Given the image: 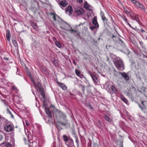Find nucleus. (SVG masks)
<instances>
[{
    "mask_svg": "<svg viewBox=\"0 0 147 147\" xmlns=\"http://www.w3.org/2000/svg\"><path fill=\"white\" fill-rule=\"evenodd\" d=\"M54 117L56 119H58L59 118L63 119L64 122L58 121V123H60V124L63 126H65L68 125V120L66 119V116L65 113L59 110H57L55 114H53Z\"/></svg>",
    "mask_w": 147,
    "mask_h": 147,
    "instance_id": "f257e3e1",
    "label": "nucleus"
},
{
    "mask_svg": "<svg viewBox=\"0 0 147 147\" xmlns=\"http://www.w3.org/2000/svg\"><path fill=\"white\" fill-rule=\"evenodd\" d=\"M114 64L117 69L123 71L124 69V65L122 60L120 58H117L114 60Z\"/></svg>",
    "mask_w": 147,
    "mask_h": 147,
    "instance_id": "f03ea898",
    "label": "nucleus"
},
{
    "mask_svg": "<svg viewBox=\"0 0 147 147\" xmlns=\"http://www.w3.org/2000/svg\"><path fill=\"white\" fill-rule=\"evenodd\" d=\"M74 10L76 13L78 15H83L85 12L83 8L78 7H75Z\"/></svg>",
    "mask_w": 147,
    "mask_h": 147,
    "instance_id": "7ed1b4c3",
    "label": "nucleus"
},
{
    "mask_svg": "<svg viewBox=\"0 0 147 147\" xmlns=\"http://www.w3.org/2000/svg\"><path fill=\"white\" fill-rule=\"evenodd\" d=\"M88 74L91 77L94 83L95 84H97L98 82V78L97 76L92 72H91L89 71L88 72Z\"/></svg>",
    "mask_w": 147,
    "mask_h": 147,
    "instance_id": "20e7f679",
    "label": "nucleus"
},
{
    "mask_svg": "<svg viewBox=\"0 0 147 147\" xmlns=\"http://www.w3.org/2000/svg\"><path fill=\"white\" fill-rule=\"evenodd\" d=\"M5 131L7 132L12 131L13 129V125L12 124H5L4 127Z\"/></svg>",
    "mask_w": 147,
    "mask_h": 147,
    "instance_id": "39448f33",
    "label": "nucleus"
},
{
    "mask_svg": "<svg viewBox=\"0 0 147 147\" xmlns=\"http://www.w3.org/2000/svg\"><path fill=\"white\" fill-rule=\"evenodd\" d=\"M73 11L72 7L71 6H68L65 10L66 13L69 14V15L72 14Z\"/></svg>",
    "mask_w": 147,
    "mask_h": 147,
    "instance_id": "423d86ee",
    "label": "nucleus"
},
{
    "mask_svg": "<svg viewBox=\"0 0 147 147\" xmlns=\"http://www.w3.org/2000/svg\"><path fill=\"white\" fill-rule=\"evenodd\" d=\"M92 24L95 26V27H98L99 25L98 23L97 20V18L96 16H94L92 21Z\"/></svg>",
    "mask_w": 147,
    "mask_h": 147,
    "instance_id": "0eeeda50",
    "label": "nucleus"
},
{
    "mask_svg": "<svg viewBox=\"0 0 147 147\" xmlns=\"http://www.w3.org/2000/svg\"><path fill=\"white\" fill-rule=\"evenodd\" d=\"M59 4L60 5V7L62 8L65 7L67 5V3L65 0H63L60 1Z\"/></svg>",
    "mask_w": 147,
    "mask_h": 147,
    "instance_id": "6e6552de",
    "label": "nucleus"
},
{
    "mask_svg": "<svg viewBox=\"0 0 147 147\" xmlns=\"http://www.w3.org/2000/svg\"><path fill=\"white\" fill-rule=\"evenodd\" d=\"M119 73L122 75V76L126 81H128L129 80V78L125 73L123 72V73H122L119 72Z\"/></svg>",
    "mask_w": 147,
    "mask_h": 147,
    "instance_id": "1a4fd4ad",
    "label": "nucleus"
},
{
    "mask_svg": "<svg viewBox=\"0 0 147 147\" xmlns=\"http://www.w3.org/2000/svg\"><path fill=\"white\" fill-rule=\"evenodd\" d=\"M57 84L63 90H65L67 89V87L63 83H60L58 81L57 82Z\"/></svg>",
    "mask_w": 147,
    "mask_h": 147,
    "instance_id": "9d476101",
    "label": "nucleus"
},
{
    "mask_svg": "<svg viewBox=\"0 0 147 147\" xmlns=\"http://www.w3.org/2000/svg\"><path fill=\"white\" fill-rule=\"evenodd\" d=\"M118 40L121 42H119V43H120V44L121 45V46L123 48V49H124V50H126L127 51V52L128 53V51L127 50V48H126L125 44L123 43V42L121 39H119Z\"/></svg>",
    "mask_w": 147,
    "mask_h": 147,
    "instance_id": "9b49d317",
    "label": "nucleus"
},
{
    "mask_svg": "<svg viewBox=\"0 0 147 147\" xmlns=\"http://www.w3.org/2000/svg\"><path fill=\"white\" fill-rule=\"evenodd\" d=\"M6 37L7 40L8 41H10V40L11 34L10 31L9 30H7L6 31Z\"/></svg>",
    "mask_w": 147,
    "mask_h": 147,
    "instance_id": "f8f14e48",
    "label": "nucleus"
},
{
    "mask_svg": "<svg viewBox=\"0 0 147 147\" xmlns=\"http://www.w3.org/2000/svg\"><path fill=\"white\" fill-rule=\"evenodd\" d=\"M68 141L69 144H67V146L68 147H72L74 145V142L72 139L70 138Z\"/></svg>",
    "mask_w": 147,
    "mask_h": 147,
    "instance_id": "ddd939ff",
    "label": "nucleus"
},
{
    "mask_svg": "<svg viewBox=\"0 0 147 147\" xmlns=\"http://www.w3.org/2000/svg\"><path fill=\"white\" fill-rule=\"evenodd\" d=\"M45 111L46 113L50 117V119H51V118H52L51 113V111L49 110V108H46L45 109Z\"/></svg>",
    "mask_w": 147,
    "mask_h": 147,
    "instance_id": "4468645a",
    "label": "nucleus"
},
{
    "mask_svg": "<svg viewBox=\"0 0 147 147\" xmlns=\"http://www.w3.org/2000/svg\"><path fill=\"white\" fill-rule=\"evenodd\" d=\"M136 6L137 7L141 9L144 11L145 10V9L144 6L142 4L140 3L139 2L137 3V4H136Z\"/></svg>",
    "mask_w": 147,
    "mask_h": 147,
    "instance_id": "2eb2a0df",
    "label": "nucleus"
},
{
    "mask_svg": "<svg viewBox=\"0 0 147 147\" xmlns=\"http://www.w3.org/2000/svg\"><path fill=\"white\" fill-rule=\"evenodd\" d=\"M120 98L122 101H123L125 103L127 104L128 103V100L125 98L124 95H121L120 96Z\"/></svg>",
    "mask_w": 147,
    "mask_h": 147,
    "instance_id": "dca6fc26",
    "label": "nucleus"
},
{
    "mask_svg": "<svg viewBox=\"0 0 147 147\" xmlns=\"http://www.w3.org/2000/svg\"><path fill=\"white\" fill-rule=\"evenodd\" d=\"M104 118L107 121L111 123H113V120L112 119L110 118L109 117L106 115H105L104 116Z\"/></svg>",
    "mask_w": 147,
    "mask_h": 147,
    "instance_id": "f3484780",
    "label": "nucleus"
},
{
    "mask_svg": "<svg viewBox=\"0 0 147 147\" xmlns=\"http://www.w3.org/2000/svg\"><path fill=\"white\" fill-rule=\"evenodd\" d=\"M38 89L39 92H40L41 95L43 97H45V95L43 91V89L42 88V87L40 88H38Z\"/></svg>",
    "mask_w": 147,
    "mask_h": 147,
    "instance_id": "a211bd4d",
    "label": "nucleus"
},
{
    "mask_svg": "<svg viewBox=\"0 0 147 147\" xmlns=\"http://www.w3.org/2000/svg\"><path fill=\"white\" fill-rule=\"evenodd\" d=\"M75 72L77 75L80 78H82V76H84V75L81 74L80 71L77 69L75 70Z\"/></svg>",
    "mask_w": 147,
    "mask_h": 147,
    "instance_id": "6ab92c4d",
    "label": "nucleus"
},
{
    "mask_svg": "<svg viewBox=\"0 0 147 147\" xmlns=\"http://www.w3.org/2000/svg\"><path fill=\"white\" fill-rule=\"evenodd\" d=\"M30 23L31 25L36 30L37 28V26L34 23L33 21L31 20L30 21Z\"/></svg>",
    "mask_w": 147,
    "mask_h": 147,
    "instance_id": "aec40b11",
    "label": "nucleus"
},
{
    "mask_svg": "<svg viewBox=\"0 0 147 147\" xmlns=\"http://www.w3.org/2000/svg\"><path fill=\"white\" fill-rule=\"evenodd\" d=\"M59 123L60 124V123H58V121H57V123H56V127L59 131H61L62 129L61 126L59 125Z\"/></svg>",
    "mask_w": 147,
    "mask_h": 147,
    "instance_id": "412c9836",
    "label": "nucleus"
},
{
    "mask_svg": "<svg viewBox=\"0 0 147 147\" xmlns=\"http://www.w3.org/2000/svg\"><path fill=\"white\" fill-rule=\"evenodd\" d=\"M63 139L64 141L65 142H67L69 140V139L70 138H69L68 136L66 135H64L63 136Z\"/></svg>",
    "mask_w": 147,
    "mask_h": 147,
    "instance_id": "4be33fe9",
    "label": "nucleus"
},
{
    "mask_svg": "<svg viewBox=\"0 0 147 147\" xmlns=\"http://www.w3.org/2000/svg\"><path fill=\"white\" fill-rule=\"evenodd\" d=\"M84 8H86L87 9L91 11V9H89L90 7V6L87 3H85L84 5Z\"/></svg>",
    "mask_w": 147,
    "mask_h": 147,
    "instance_id": "5701e85b",
    "label": "nucleus"
},
{
    "mask_svg": "<svg viewBox=\"0 0 147 147\" xmlns=\"http://www.w3.org/2000/svg\"><path fill=\"white\" fill-rule=\"evenodd\" d=\"M134 18V20L138 22V23L140 24L141 23L140 22L139 20V18L138 17V16L137 15L135 14V16H134V17L133 18Z\"/></svg>",
    "mask_w": 147,
    "mask_h": 147,
    "instance_id": "b1692460",
    "label": "nucleus"
},
{
    "mask_svg": "<svg viewBox=\"0 0 147 147\" xmlns=\"http://www.w3.org/2000/svg\"><path fill=\"white\" fill-rule=\"evenodd\" d=\"M111 88L112 89L113 93H114L116 92L117 89L115 86L112 85L111 86Z\"/></svg>",
    "mask_w": 147,
    "mask_h": 147,
    "instance_id": "393cba45",
    "label": "nucleus"
},
{
    "mask_svg": "<svg viewBox=\"0 0 147 147\" xmlns=\"http://www.w3.org/2000/svg\"><path fill=\"white\" fill-rule=\"evenodd\" d=\"M101 18L103 20L104 24H107V23L108 20L105 16L102 17Z\"/></svg>",
    "mask_w": 147,
    "mask_h": 147,
    "instance_id": "a878e982",
    "label": "nucleus"
},
{
    "mask_svg": "<svg viewBox=\"0 0 147 147\" xmlns=\"http://www.w3.org/2000/svg\"><path fill=\"white\" fill-rule=\"evenodd\" d=\"M7 113L8 114H9L10 115H11V117L12 118H14V116H13V115L12 114L11 112L10 111L9 109L8 108L7 109Z\"/></svg>",
    "mask_w": 147,
    "mask_h": 147,
    "instance_id": "bb28decb",
    "label": "nucleus"
},
{
    "mask_svg": "<svg viewBox=\"0 0 147 147\" xmlns=\"http://www.w3.org/2000/svg\"><path fill=\"white\" fill-rule=\"evenodd\" d=\"M55 43L56 45L57 46V47L59 48L61 47V45L59 42L56 41L55 42Z\"/></svg>",
    "mask_w": 147,
    "mask_h": 147,
    "instance_id": "cd10ccee",
    "label": "nucleus"
},
{
    "mask_svg": "<svg viewBox=\"0 0 147 147\" xmlns=\"http://www.w3.org/2000/svg\"><path fill=\"white\" fill-rule=\"evenodd\" d=\"M51 14L53 15V18L54 21H56V17H58V16L56 14H54L53 13H51Z\"/></svg>",
    "mask_w": 147,
    "mask_h": 147,
    "instance_id": "c85d7f7f",
    "label": "nucleus"
},
{
    "mask_svg": "<svg viewBox=\"0 0 147 147\" xmlns=\"http://www.w3.org/2000/svg\"><path fill=\"white\" fill-rule=\"evenodd\" d=\"M53 63L55 66H57L58 64V62L57 60H55L53 61Z\"/></svg>",
    "mask_w": 147,
    "mask_h": 147,
    "instance_id": "c756f323",
    "label": "nucleus"
},
{
    "mask_svg": "<svg viewBox=\"0 0 147 147\" xmlns=\"http://www.w3.org/2000/svg\"><path fill=\"white\" fill-rule=\"evenodd\" d=\"M12 43L15 47H16L18 45L17 42L16 40H13V41H12Z\"/></svg>",
    "mask_w": 147,
    "mask_h": 147,
    "instance_id": "7c9ffc66",
    "label": "nucleus"
},
{
    "mask_svg": "<svg viewBox=\"0 0 147 147\" xmlns=\"http://www.w3.org/2000/svg\"><path fill=\"white\" fill-rule=\"evenodd\" d=\"M6 147H11L12 145L9 143H7L5 144Z\"/></svg>",
    "mask_w": 147,
    "mask_h": 147,
    "instance_id": "2f4dec72",
    "label": "nucleus"
},
{
    "mask_svg": "<svg viewBox=\"0 0 147 147\" xmlns=\"http://www.w3.org/2000/svg\"><path fill=\"white\" fill-rule=\"evenodd\" d=\"M131 1L133 3L135 4L136 6V4H137V3L139 2L137 1L136 0H131Z\"/></svg>",
    "mask_w": 147,
    "mask_h": 147,
    "instance_id": "473e14b6",
    "label": "nucleus"
},
{
    "mask_svg": "<svg viewBox=\"0 0 147 147\" xmlns=\"http://www.w3.org/2000/svg\"><path fill=\"white\" fill-rule=\"evenodd\" d=\"M98 27H95V26H90V29L91 30H94V28H98Z\"/></svg>",
    "mask_w": 147,
    "mask_h": 147,
    "instance_id": "72a5a7b5",
    "label": "nucleus"
},
{
    "mask_svg": "<svg viewBox=\"0 0 147 147\" xmlns=\"http://www.w3.org/2000/svg\"><path fill=\"white\" fill-rule=\"evenodd\" d=\"M129 16L131 17L134 18L135 14H134L133 12L131 11V13H130Z\"/></svg>",
    "mask_w": 147,
    "mask_h": 147,
    "instance_id": "f704fd0d",
    "label": "nucleus"
},
{
    "mask_svg": "<svg viewBox=\"0 0 147 147\" xmlns=\"http://www.w3.org/2000/svg\"><path fill=\"white\" fill-rule=\"evenodd\" d=\"M116 36L114 35H113L111 36L112 39H113V40L115 41L116 40V39L117 38Z\"/></svg>",
    "mask_w": 147,
    "mask_h": 147,
    "instance_id": "c9c22d12",
    "label": "nucleus"
},
{
    "mask_svg": "<svg viewBox=\"0 0 147 147\" xmlns=\"http://www.w3.org/2000/svg\"><path fill=\"white\" fill-rule=\"evenodd\" d=\"M71 31V33L74 34V33H76L77 32V31L76 30H74V29H71L70 30Z\"/></svg>",
    "mask_w": 147,
    "mask_h": 147,
    "instance_id": "e433bc0d",
    "label": "nucleus"
},
{
    "mask_svg": "<svg viewBox=\"0 0 147 147\" xmlns=\"http://www.w3.org/2000/svg\"><path fill=\"white\" fill-rule=\"evenodd\" d=\"M37 86L38 87V88H41L42 87L41 85L40 82H38L37 83Z\"/></svg>",
    "mask_w": 147,
    "mask_h": 147,
    "instance_id": "4c0bfd02",
    "label": "nucleus"
},
{
    "mask_svg": "<svg viewBox=\"0 0 147 147\" xmlns=\"http://www.w3.org/2000/svg\"><path fill=\"white\" fill-rule=\"evenodd\" d=\"M100 16H101V18L102 17L105 16L104 15V13L102 11H100Z\"/></svg>",
    "mask_w": 147,
    "mask_h": 147,
    "instance_id": "58836bf2",
    "label": "nucleus"
},
{
    "mask_svg": "<svg viewBox=\"0 0 147 147\" xmlns=\"http://www.w3.org/2000/svg\"><path fill=\"white\" fill-rule=\"evenodd\" d=\"M126 95L128 96V97H129L131 96V94H130L129 92V91H128L127 92H126Z\"/></svg>",
    "mask_w": 147,
    "mask_h": 147,
    "instance_id": "ea45409f",
    "label": "nucleus"
},
{
    "mask_svg": "<svg viewBox=\"0 0 147 147\" xmlns=\"http://www.w3.org/2000/svg\"><path fill=\"white\" fill-rule=\"evenodd\" d=\"M126 13L127 14V15H129L130 13H131V11H128L127 10L125 11Z\"/></svg>",
    "mask_w": 147,
    "mask_h": 147,
    "instance_id": "a19ab883",
    "label": "nucleus"
},
{
    "mask_svg": "<svg viewBox=\"0 0 147 147\" xmlns=\"http://www.w3.org/2000/svg\"><path fill=\"white\" fill-rule=\"evenodd\" d=\"M123 18L126 23L128 22L127 21V19L126 18L125 16L123 17Z\"/></svg>",
    "mask_w": 147,
    "mask_h": 147,
    "instance_id": "79ce46f5",
    "label": "nucleus"
},
{
    "mask_svg": "<svg viewBox=\"0 0 147 147\" xmlns=\"http://www.w3.org/2000/svg\"><path fill=\"white\" fill-rule=\"evenodd\" d=\"M11 88L12 89L14 90H16L17 89V88H16V87L14 86H11Z\"/></svg>",
    "mask_w": 147,
    "mask_h": 147,
    "instance_id": "37998d69",
    "label": "nucleus"
},
{
    "mask_svg": "<svg viewBox=\"0 0 147 147\" xmlns=\"http://www.w3.org/2000/svg\"><path fill=\"white\" fill-rule=\"evenodd\" d=\"M82 86V90L83 92H84L85 87L84 86Z\"/></svg>",
    "mask_w": 147,
    "mask_h": 147,
    "instance_id": "c03bdc74",
    "label": "nucleus"
},
{
    "mask_svg": "<svg viewBox=\"0 0 147 147\" xmlns=\"http://www.w3.org/2000/svg\"><path fill=\"white\" fill-rule=\"evenodd\" d=\"M29 76H30V75H29ZM30 79H31V80L32 81V82H33V83L34 84H35V83H34V80H33V78H31V77H30Z\"/></svg>",
    "mask_w": 147,
    "mask_h": 147,
    "instance_id": "a18cd8bd",
    "label": "nucleus"
},
{
    "mask_svg": "<svg viewBox=\"0 0 147 147\" xmlns=\"http://www.w3.org/2000/svg\"><path fill=\"white\" fill-rule=\"evenodd\" d=\"M77 1L80 3H81L82 2V0H77Z\"/></svg>",
    "mask_w": 147,
    "mask_h": 147,
    "instance_id": "49530a36",
    "label": "nucleus"
},
{
    "mask_svg": "<svg viewBox=\"0 0 147 147\" xmlns=\"http://www.w3.org/2000/svg\"><path fill=\"white\" fill-rule=\"evenodd\" d=\"M3 138V136L2 135L0 134V141L2 140V139Z\"/></svg>",
    "mask_w": 147,
    "mask_h": 147,
    "instance_id": "de8ad7c7",
    "label": "nucleus"
},
{
    "mask_svg": "<svg viewBox=\"0 0 147 147\" xmlns=\"http://www.w3.org/2000/svg\"><path fill=\"white\" fill-rule=\"evenodd\" d=\"M139 107L140 108V109H141V110H143V107H142L140 104H139Z\"/></svg>",
    "mask_w": 147,
    "mask_h": 147,
    "instance_id": "09e8293b",
    "label": "nucleus"
},
{
    "mask_svg": "<svg viewBox=\"0 0 147 147\" xmlns=\"http://www.w3.org/2000/svg\"><path fill=\"white\" fill-rule=\"evenodd\" d=\"M139 43H140V45L141 46H142V45L143 44V43L142 42V41H139Z\"/></svg>",
    "mask_w": 147,
    "mask_h": 147,
    "instance_id": "8fccbe9b",
    "label": "nucleus"
},
{
    "mask_svg": "<svg viewBox=\"0 0 147 147\" xmlns=\"http://www.w3.org/2000/svg\"><path fill=\"white\" fill-rule=\"evenodd\" d=\"M76 33H77V35L79 37L80 36V32H76Z\"/></svg>",
    "mask_w": 147,
    "mask_h": 147,
    "instance_id": "3c124183",
    "label": "nucleus"
},
{
    "mask_svg": "<svg viewBox=\"0 0 147 147\" xmlns=\"http://www.w3.org/2000/svg\"><path fill=\"white\" fill-rule=\"evenodd\" d=\"M136 31L138 32H139L140 31V30L139 29L137 28V29L136 30Z\"/></svg>",
    "mask_w": 147,
    "mask_h": 147,
    "instance_id": "603ef678",
    "label": "nucleus"
},
{
    "mask_svg": "<svg viewBox=\"0 0 147 147\" xmlns=\"http://www.w3.org/2000/svg\"><path fill=\"white\" fill-rule=\"evenodd\" d=\"M4 118H3L2 117H1V116L0 115V122H1V120L2 119H3Z\"/></svg>",
    "mask_w": 147,
    "mask_h": 147,
    "instance_id": "864d4df0",
    "label": "nucleus"
},
{
    "mask_svg": "<svg viewBox=\"0 0 147 147\" xmlns=\"http://www.w3.org/2000/svg\"><path fill=\"white\" fill-rule=\"evenodd\" d=\"M4 59L6 60H9V59L7 57H4Z\"/></svg>",
    "mask_w": 147,
    "mask_h": 147,
    "instance_id": "5fc2aeb1",
    "label": "nucleus"
},
{
    "mask_svg": "<svg viewBox=\"0 0 147 147\" xmlns=\"http://www.w3.org/2000/svg\"><path fill=\"white\" fill-rule=\"evenodd\" d=\"M131 28H132L133 29H134V30H135V31H136V29H137V28L136 27H135V28H134L132 27H131Z\"/></svg>",
    "mask_w": 147,
    "mask_h": 147,
    "instance_id": "6e6d98bb",
    "label": "nucleus"
},
{
    "mask_svg": "<svg viewBox=\"0 0 147 147\" xmlns=\"http://www.w3.org/2000/svg\"><path fill=\"white\" fill-rule=\"evenodd\" d=\"M78 139L77 136L76 137V142L78 143Z\"/></svg>",
    "mask_w": 147,
    "mask_h": 147,
    "instance_id": "4d7b16f0",
    "label": "nucleus"
},
{
    "mask_svg": "<svg viewBox=\"0 0 147 147\" xmlns=\"http://www.w3.org/2000/svg\"><path fill=\"white\" fill-rule=\"evenodd\" d=\"M89 107L91 109H93V107L90 105H89Z\"/></svg>",
    "mask_w": 147,
    "mask_h": 147,
    "instance_id": "13d9d810",
    "label": "nucleus"
},
{
    "mask_svg": "<svg viewBox=\"0 0 147 147\" xmlns=\"http://www.w3.org/2000/svg\"><path fill=\"white\" fill-rule=\"evenodd\" d=\"M140 32H145V31L143 29H142L141 30H140Z\"/></svg>",
    "mask_w": 147,
    "mask_h": 147,
    "instance_id": "bf43d9fd",
    "label": "nucleus"
},
{
    "mask_svg": "<svg viewBox=\"0 0 147 147\" xmlns=\"http://www.w3.org/2000/svg\"><path fill=\"white\" fill-rule=\"evenodd\" d=\"M141 89L142 90H143V91L144 92H145V90H146V88H143V89L142 88Z\"/></svg>",
    "mask_w": 147,
    "mask_h": 147,
    "instance_id": "052dcab7",
    "label": "nucleus"
},
{
    "mask_svg": "<svg viewBox=\"0 0 147 147\" xmlns=\"http://www.w3.org/2000/svg\"><path fill=\"white\" fill-rule=\"evenodd\" d=\"M127 25L131 27V26L130 24L128 22H127Z\"/></svg>",
    "mask_w": 147,
    "mask_h": 147,
    "instance_id": "680f3d73",
    "label": "nucleus"
},
{
    "mask_svg": "<svg viewBox=\"0 0 147 147\" xmlns=\"http://www.w3.org/2000/svg\"><path fill=\"white\" fill-rule=\"evenodd\" d=\"M28 146L29 147H32L31 146V143L30 144H28Z\"/></svg>",
    "mask_w": 147,
    "mask_h": 147,
    "instance_id": "e2e57ef3",
    "label": "nucleus"
},
{
    "mask_svg": "<svg viewBox=\"0 0 147 147\" xmlns=\"http://www.w3.org/2000/svg\"><path fill=\"white\" fill-rule=\"evenodd\" d=\"M35 143H36L34 142V143H32V144H31V146H32V147H33V144H35Z\"/></svg>",
    "mask_w": 147,
    "mask_h": 147,
    "instance_id": "0e129e2a",
    "label": "nucleus"
},
{
    "mask_svg": "<svg viewBox=\"0 0 147 147\" xmlns=\"http://www.w3.org/2000/svg\"><path fill=\"white\" fill-rule=\"evenodd\" d=\"M73 63L75 65H76V63H75V61L74 60L73 61Z\"/></svg>",
    "mask_w": 147,
    "mask_h": 147,
    "instance_id": "69168bd1",
    "label": "nucleus"
},
{
    "mask_svg": "<svg viewBox=\"0 0 147 147\" xmlns=\"http://www.w3.org/2000/svg\"><path fill=\"white\" fill-rule=\"evenodd\" d=\"M121 147H123V143H121Z\"/></svg>",
    "mask_w": 147,
    "mask_h": 147,
    "instance_id": "338daca9",
    "label": "nucleus"
},
{
    "mask_svg": "<svg viewBox=\"0 0 147 147\" xmlns=\"http://www.w3.org/2000/svg\"><path fill=\"white\" fill-rule=\"evenodd\" d=\"M141 103H142V104L143 105H144V102L143 101H142V102H141Z\"/></svg>",
    "mask_w": 147,
    "mask_h": 147,
    "instance_id": "774afa93",
    "label": "nucleus"
}]
</instances>
